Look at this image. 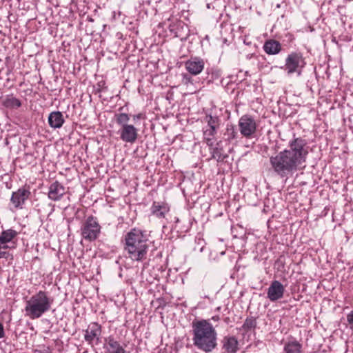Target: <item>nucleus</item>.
<instances>
[{
    "instance_id": "obj_24",
    "label": "nucleus",
    "mask_w": 353,
    "mask_h": 353,
    "mask_svg": "<svg viewBox=\"0 0 353 353\" xmlns=\"http://www.w3.org/2000/svg\"><path fill=\"white\" fill-rule=\"evenodd\" d=\"M205 121L208 123L209 128L217 130V129L219 128L220 119L216 116L208 114L205 117Z\"/></svg>"
},
{
    "instance_id": "obj_19",
    "label": "nucleus",
    "mask_w": 353,
    "mask_h": 353,
    "mask_svg": "<svg viewBox=\"0 0 353 353\" xmlns=\"http://www.w3.org/2000/svg\"><path fill=\"white\" fill-rule=\"evenodd\" d=\"M216 145V147L211 149L212 158L216 159L218 162H222L228 156L223 152V148L219 147V143H217Z\"/></svg>"
},
{
    "instance_id": "obj_27",
    "label": "nucleus",
    "mask_w": 353,
    "mask_h": 353,
    "mask_svg": "<svg viewBox=\"0 0 353 353\" xmlns=\"http://www.w3.org/2000/svg\"><path fill=\"white\" fill-rule=\"evenodd\" d=\"M115 119L117 123L121 126V128L125 125H129L128 122L130 120V116L126 113H119L115 114Z\"/></svg>"
},
{
    "instance_id": "obj_26",
    "label": "nucleus",
    "mask_w": 353,
    "mask_h": 353,
    "mask_svg": "<svg viewBox=\"0 0 353 353\" xmlns=\"http://www.w3.org/2000/svg\"><path fill=\"white\" fill-rule=\"evenodd\" d=\"M256 319L253 316H250L245 319V321L242 326V328L245 332H248V331H250V330L254 329L256 327Z\"/></svg>"
},
{
    "instance_id": "obj_1",
    "label": "nucleus",
    "mask_w": 353,
    "mask_h": 353,
    "mask_svg": "<svg viewBox=\"0 0 353 353\" xmlns=\"http://www.w3.org/2000/svg\"><path fill=\"white\" fill-rule=\"evenodd\" d=\"M307 154L305 141L295 138L289 142V149L272 156L270 163L274 172L281 177H285L302 168Z\"/></svg>"
},
{
    "instance_id": "obj_20",
    "label": "nucleus",
    "mask_w": 353,
    "mask_h": 353,
    "mask_svg": "<svg viewBox=\"0 0 353 353\" xmlns=\"http://www.w3.org/2000/svg\"><path fill=\"white\" fill-rule=\"evenodd\" d=\"M3 105L7 108H17L21 105V101L13 97L12 95H8L3 101Z\"/></svg>"
},
{
    "instance_id": "obj_21",
    "label": "nucleus",
    "mask_w": 353,
    "mask_h": 353,
    "mask_svg": "<svg viewBox=\"0 0 353 353\" xmlns=\"http://www.w3.org/2000/svg\"><path fill=\"white\" fill-rule=\"evenodd\" d=\"M17 232L13 229L3 230L0 234V243H10L17 236Z\"/></svg>"
},
{
    "instance_id": "obj_7",
    "label": "nucleus",
    "mask_w": 353,
    "mask_h": 353,
    "mask_svg": "<svg viewBox=\"0 0 353 353\" xmlns=\"http://www.w3.org/2000/svg\"><path fill=\"white\" fill-rule=\"evenodd\" d=\"M238 126L240 133L246 138H251L256 132V122L254 117L244 114L240 117Z\"/></svg>"
},
{
    "instance_id": "obj_33",
    "label": "nucleus",
    "mask_w": 353,
    "mask_h": 353,
    "mask_svg": "<svg viewBox=\"0 0 353 353\" xmlns=\"http://www.w3.org/2000/svg\"><path fill=\"white\" fill-rule=\"evenodd\" d=\"M10 247L8 245V243H0V250L8 249Z\"/></svg>"
},
{
    "instance_id": "obj_32",
    "label": "nucleus",
    "mask_w": 353,
    "mask_h": 353,
    "mask_svg": "<svg viewBox=\"0 0 353 353\" xmlns=\"http://www.w3.org/2000/svg\"><path fill=\"white\" fill-rule=\"evenodd\" d=\"M5 335L3 324L0 322V339L3 338Z\"/></svg>"
},
{
    "instance_id": "obj_13",
    "label": "nucleus",
    "mask_w": 353,
    "mask_h": 353,
    "mask_svg": "<svg viewBox=\"0 0 353 353\" xmlns=\"http://www.w3.org/2000/svg\"><path fill=\"white\" fill-rule=\"evenodd\" d=\"M186 70L192 75L200 74L204 68V61L197 57L192 58L185 63Z\"/></svg>"
},
{
    "instance_id": "obj_23",
    "label": "nucleus",
    "mask_w": 353,
    "mask_h": 353,
    "mask_svg": "<svg viewBox=\"0 0 353 353\" xmlns=\"http://www.w3.org/2000/svg\"><path fill=\"white\" fill-rule=\"evenodd\" d=\"M302 345L298 341L286 343L284 347L285 353H301Z\"/></svg>"
},
{
    "instance_id": "obj_5",
    "label": "nucleus",
    "mask_w": 353,
    "mask_h": 353,
    "mask_svg": "<svg viewBox=\"0 0 353 353\" xmlns=\"http://www.w3.org/2000/svg\"><path fill=\"white\" fill-rule=\"evenodd\" d=\"M101 232V226L97 218L90 216L82 223L81 234L82 237L88 241L97 239Z\"/></svg>"
},
{
    "instance_id": "obj_36",
    "label": "nucleus",
    "mask_w": 353,
    "mask_h": 353,
    "mask_svg": "<svg viewBox=\"0 0 353 353\" xmlns=\"http://www.w3.org/2000/svg\"><path fill=\"white\" fill-rule=\"evenodd\" d=\"M207 7H208V8H210V5L208 3V4L207 5Z\"/></svg>"
},
{
    "instance_id": "obj_14",
    "label": "nucleus",
    "mask_w": 353,
    "mask_h": 353,
    "mask_svg": "<svg viewBox=\"0 0 353 353\" xmlns=\"http://www.w3.org/2000/svg\"><path fill=\"white\" fill-rule=\"evenodd\" d=\"M104 348L106 353H125L120 343L116 341L112 336L105 339Z\"/></svg>"
},
{
    "instance_id": "obj_6",
    "label": "nucleus",
    "mask_w": 353,
    "mask_h": 353,
    "mask_svg": "<svg viewBox=\"0 0 353 353\" xmlns=\"http://www.w3.org/2000/svg\"><path fill=\"white\" fill-rule=\"evenodd\" d=\"M304 65L305 61L302 55L300 53L292 52L285 59V70L288 74L297 73L300 75Z\"/></svg>"
},
{
    "instance_id": "obj_10",
    "label": "nucleus",
    "mask_w": 353,
    "mask_h": 353,
    "mask_svg": "<svg viewBox=\"0 0 353 353\" xmlns=\"http://www.w3.org/2000/svg\"><path fill=\"white\" fill-rule=\"evenodd\" d=\"M285 288L283 285L279 281H272L268 289L267 297L272 301L274 302L283 297Z\"/></svg>"
},
{
    "instance_id": "obj_25",
    "label": "nucleus",
    "mask_w": 353,
    "mask_h": 353,
    "mask_svg": "<svg viewBox=\"0 0 353 353\" xmlns=\"http://www.w3.org/2000/svg\"><path fill=\"white\" fill-rule=\"evenodd\" d=\"M224 136L225 137L226 141L232 142L233 140H235L238 138L239 134L235 129V127L231 125L227 126Z\"/></svg>"
},
{
    "instance_id": "obj_11",
    "label": "nucleus",
    "mask_w": 353,
    "mask_h": 353,
    "mask_svg": "<svg viewBox=\"0 0 353 353\" xmlns=\"http://www.w3.org/2000/svg\"><path fill=\"white\" fill-rule=\"evenodd\" d=\"M120 139L126 143H133L138 137V129L133 125H125L119 130Z\"/></svg>"
},
{
    "instance_id": "obj_29",
    "label": "nucleus",
    "mask_w": 353,
    "mask_h": 353,
    "mask_svg": "<svg viewBox=\"0 0 353 353\" xmlns=\"http://www.w3.org/2000/svg\"><path fill=\"white\" fill-rule=\"evenodd\" d=\"M347 321L350 325V328L353 330V311L347 314Z\"/></svg>"
},
{
    "instance_id": "obj_2",
    "label": "nucleus",
    "mask_w": 353,
    "mask_h": 353,
    "mask_svg": "<svg viewBox=\"0 0 353 353\" xmlns=\"http://www.w3.org/2000/svg\"><path fill=\"white\" fill-rule=\"evenodd\" d=\"M193 343L199 350L212 352L217 345V333L208 320L192 322Z\"/></svg>"
},
{
    "instance_id": "obj_17",
    "label": "nucleus",
    "mask_w": 353,
    "mask_h": 353,
    "mask_svg": "<svg viewBox=\"0 0 353 353\" xmlns=\"http://www.w3.org/2000/svg\"><path fill=\"white\" fill-rule=\"evenodd\" d=\"M263 49L268 54H276L281 50V45L276 40L270 39L265 42Z\"/></svg>"
},
{
    "instance_id": "obj_18",
    "label": "nucleus",
    "mask_w": 353,
    "mask_h": 353,
    "mask_svg": "<svg viewBox=\"0 0 353 353\" xmlns=\"http://www.w3.org/2000/svg\"><path fill=\"white\" fill-rule=\"evenodd\" d=\"M223 348L230 353H236L238 350V341L234 336H225L223 339Z\"/></svg>"
},
{
    "instance_id": "obj_22",
    "label": "nucleus",
    "mask_w": 353,
    "mask_h": 353,
    "mask_svg": "<svg viewBox=\"0 0 353 353\" xmlns=\"http://www.w3.org/2000/svg\"><path fill=\"white\" fill-rule=\"evenodd\" d=\"M216 134V130L208 128L203 132V138L206 144L209 147H212L214 145V137Z\"/></svg>"
},
{
    "instance_id": "obj_31",
    "label": "nucleus",
    "mask_w": 353,
    "mask_h": 353,
    "mask_svg": "<svg viewBox=\"0 0 353 353\" xmlns=\"http://www.w3.org/2000/svg\"><path fill=\"white\" fill-rule=\"evenodd\" d=\"M36 353H52L49 347H45L42 350H37Z\"/></svg>"
},
{
    "instance_id": "obj_34",
    "label": "nucleus",
    "mask_w": 353,
    "mask_h": 353,
    "mask_svg": "<svg viewBox=\"0 0 353 353\" xmlns=\"http://www.w3.org/2000/svg\"><path fill=\"white\" fill-rule=\"evenodd\" d=\"M141 117H142L141 114H135L133 116V120L134 121L138 120V119H141Z\"/></svg>"
},
{
    "instance_id": "obj_30",
    "label": "nucleus",
    "mask_w": 353,
    "mask_h": 353,
    "mask_svg": "<svg viewBox=\"0 0 353 353\" xmlns=\"http://www.w3.org/2000/svg\"><path fill=\"white\" fill-rule=\"evenodd\" d=\"M10 254L8 252L3 251L2 250H0V259L5 258L7 259Z\"/></svg>"
},
{
    "instance_id": "obj_8",
    "label": "nucleus",
    "mask_w": 353,
    "mask_h": 353,
    "mask_svg": "<svg viewBox=\"0 0 353 353\" xmlns=\"http://www.w3.org/2000/svg\"><path fill=\"white\" fill-rule=\"evenodd\" d=\"M101 326L97 323H91L85 330L84 339L90 345H98L101 341Z\"/></svg>"
},
{
    "instance_id": "obj_9",
    "label": "nucleus",
    "mask_w": 353,
    "mask_h": 353,
    "mask_svg": "<svg viewBox=\"0 0 353 353\" xmlns=\"http://www.w3.org/2000/svg\"><path fill=\"white\" fill-rule=\"evenodd\" d=\"M31 192L29 188L26 187L18 189L13 192L10 198V201L15 208L21 209L23 205L29 199Z\"/></svg>"
},
{
    "instance_id": "obj_35",
    "label": "nucleus",
    "mask_w": 353,
    "mask_h": 353,
    "mask_svg": "<svg viewBox=\"0 0 353 353\" xmlns=\"http://www.w3.org/2000/svg\"><path fill=\"white\" fill-rule=\"evenodd\" d=\"M212 319L214 320V321H218L220 319V318L219 316H212Z\"/></svg>"
},
{
    "instance_id": "obj_3",
    "label": "nucleus",
    "mask_w": 353,
    "mask_h": 353,
    "mask_svg": "<svg viewBox=\"0 0 353 353\" xmlns=\"http://www.w3.org/2000/svg\"><path fill=\"white\" fill-rule=\"evenodd\" d=\"M148 239L140 230L132 229L125 236V250L129 258L134 261L146 259L148 250Z\"/></svg>"
},
{
    "instance_id": "obj_15",
    "label": "nucleus",
    "mask_w": 353,
    "mask_h": 353,
    "mask_svg": "<svg viewBox=\"0 0 353 353\" xmlns=\"http://www.w3.org/2000/svg\"><path fill=\"white\" fill-rule=\"evenodd\" d=\"M64 123L63 114L59 111L51 112L48 116V123L54 129L60 128Z\"/></svg>"
},
{
    "instance_id": "obj_28",
    "label": "nucleus",
    "mask_w": 353,
    "mask_h": 353,
    "mask_svg": "<svg viewBox=\"0 0 353 353\" xmlns=\"http://www.w3.org/2000/svg\"><path fill=\"white\" fill-rule=\"evenodd\" d=\"M182 83L184 85H188L189 83L192 84V77L188 74H183V79H182Z\"/></svg>"
},
{
    "instance_id": "obj_12",
    "label": "nucleus",
    "mask_w": 353,
    "mask_h": 353,
    "mask_svg": "<svg viewBox=\"0 0 353 353\" xmlns=\"http://www.w3.org/2000/svg\"><path fill=\"white\" fill-rule=\"evenodd\" d=\"M65 194V188L58 181L52 183L48 188V197L53 201H60Z\"/></svg>"
},
{
    "instance_id": "obj_16",
    "label": "nucleus",
    "mask_w": 353,
    "mask_h": 353,
    "mask_svg": "<svg viewBox=\"0 0 353 353\" xmlns=\"http://www.w3.org/2000/svg\"><path fill=\"white\" fill-rule=\"evenodd\" d=\"M170 208L166 203L154 202L151 207V213L157 218H164Z\"/></svg>"
},
{
    "instance_id": "obj_4",
    "label": "nucleus",
    "mask_w": 353,
    "mask_h": 353,
    "mask_svg": "<svg viewBox=\"0 0 353 353\" xmlns=\"http://www.w3.org/2000/svg\"><path fill=\"white\" fill-rule=\"evenodd\" d=\"M52 303L48 293L40 290L26 301L25 316L32 320L39 319L50 310Z\"/></svg>"
}]
</instances>
